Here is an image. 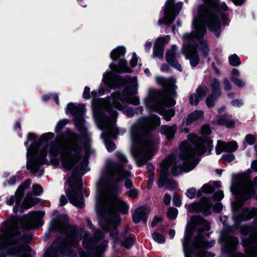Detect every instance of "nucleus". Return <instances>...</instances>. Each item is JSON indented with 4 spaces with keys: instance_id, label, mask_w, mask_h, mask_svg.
I'll list each match as a JSON object with an SVG mask.
<instances>
[{
    "instance_id": "nucleus-27",
    "label": "nucleus",
    "mask_w": 257,
    "mask_h": 257,
    "mask_svg": "<svg viewBox=\"0 0 257 257\" xmlns=\"http://www.w3.org/2000/svg\"><path fill=\"white\" fill-rule=\"evenodd\" d=\"M208 90V89L205 85L199 86L196 90V93L190 96V104L192 105H197L199 101L205 96Z\"/></svg>"
},
{
    "instance_id": "nucleus-23",
    "label": "nucleus",
    "mask_w": 257,
    "mask_h": 257,
    "mask_svg": "<svg viewBox=\"0 0 257 257\" xmlns=\"http://www.w3.org/2000/svg\"><path fill=\"white\" fill-rule=\"evenodd\" d=\"M98 127L101 130H105L106 132H104L102 134V137L104 139L105 146L108 151L112 152L115 149V145L111 142H109L107 140V138H111L112 139H115L116 135L118 134V129L114 125V128L116 129V131L114 130H110L109 128H101L97 125Z\"/></svg>"
},
{
    "instance_id": "nucleus-34",
    "label": "nucleus",
    "mask_w": 257,
    "mask_h": 257,
    "mask_svg": "<svg viewBox=\"0 0 257 257\" xmlns=\"http://www.w3.org/2000/svg\"><path fill=\"white\" fill-rule=\"evenodd\" d=\"M256 210L255 209H252L250 210L247 208H245L243 209V215L240 216L238 218H237L235 215H234L232 217L235 223L243 220H248L252 217Z\"/></svg>"
},
{
    "instance_id": "nucleus-12",
    "label": "nucleus",
    "mask_w": 257,
    "mask_h": 257,
    "mask_svg": "<svg viewBox=\"0 0 257 257\" xmlns=\"http://www.w3.org/2000/svg\"><path fill=\"white\" fill-rule=\"evenodd\" d=\"M160 123V118L156 115L146 117V162L152 159L158 148L157 138L149 132L154 130Z\"/></svg>"
},
{
    "instance_id": "nucleus-32",
    "label": "nucleus",
    "mask_w": 257,
    "mask_h": 257,
    "mask_svg": "<svg viewBox=\"0 0 257 257\" xmlns=\"http://www.w3.org/2000/svg\"><path fill=\"white\" fill-rule=\"evenodd\" d=\"M220 186L218 182H210L204 185L197 192V197H200L202 195V192L209 194L212 193L216 188Z\"/></svg>"
},
{
    "instance_id": "nucleus-3",
    "label": "nucleus",
    "mask_w": 257,
    "mask_h": 257,
    "mask_svg": "<svg viewBox=\"0 0 257 257\" xmlns=\"http://www.w3.org/2000/svg\"><path fill=\"white\" fill-rule=\"evenodd\" d=\"M54 227L61 232H70L66 239H59L55 241L50 249H48L43 257H63L64 254L71 255L70 247H76L78 241L84 236L83 246L87 252H81L80 257H101L107 246V241H104L101 245L94 246V241L89 236L88 233L82 230L76 231L73 228L69 227L67 216L62 215L54 223Z\"/></svg>"
},
{
    "instance_id": "nucleus-41",
    "label": "nucleus",
    "mask_w": 257,
    "mask_h": 257,
    "mask_svg": "<svg viewBox=\"0 0 257 257\" xmlns=\"http://www.w3.org/2000/svg\"><path fill=\"white\" fill-rule=\"evenodd\" d=\"M124 237V234H121L120 236V239L121 240V244L122 246L129 248L134 244V240L132 238L126 237L123 240L122 238Z\"/></svg>"
},
{
    "instance_id": "nucleus-20",
    "label": "nucleus",
    "mask_w": 257,
    "mask_h": 257,
    "mask_svg": "<svg viewBox=\"0 0 257 257\" xmlns=\"http://www.w3.org/2000/svg\"><path fill=\"white\" fill-rule=\"evenodd\" d=\"M44 213L41 211L31 212L22 217L21 223L26 229L36 227L40 222Z\"/></svg>"
},
{
    "instance_id": "nucleus-60",
    "label": "nucleus",
    "mask_w": 257,
    "mask_h": 257,
    "mask_svg": "<svg viewBox=\"0 0 257 257\" xmlns=\"http://www.w3.org/2000/svg\"><path fill=\"white\" fill-rule=\"evenodd\" d=\"M122 181H124L125 186L127 188H130L133 187V182L132 180L129 179L128 178H123Z\"/></svg>"
},
{
    "instance_id": "nucleus-26",
    "label": "nucleus",
    "mask_w": 257,
    "mask_h": 257,
    "mask_svg": "<svg viewBox=\"0 0 257 257\" xmlns=\"http://www.w3.org/2000/svg\"><path fill=\"white\" fill-rule=\"evenodd\" d=\"M220 242L226 251L232 252L235 249L238 241L236 237L230 235H222Z\"/></svg>"
},
{
    "instance_id": "nucleus-53",
    "label": "nucleus",
    "mask_w": 257,
    "mask_h": 257,
    "mask_svg": "<svg viewBox=\"0 0 257 257\" xmlns=\"http://www.w3.org/2000/svg\"><path fill=\"white\" fill-rule=\"evenodd\" d=\"M231 80L235 85L239 87H242L244 86V83L238 78L231 77Z\"/></svg>"
},
{
    "instance_id": "nucleus-21",
    "label": "nucleus",
    "mask_w": 257,
    "mask_h": 257,
    "mask_svg": "<svg viewBox=\"0 0 257 257\" xmlns=\"http://www.w3.org/2000/svg\"><path fill=\"white\" fill-rule=\"evenodd\" d=\"M197 44H187L183 47L182 53L187 58L190 59L192 66H196L199 62V56L198 53Z\"/></svg>"
},
{
    "instance_id": "nucleus-29",
    "label": "nucleus",
    "mask_w": 257,
    "mask_h": 257,
    "mask_svg": "<svg viewBox=\"0 0 257 257\" xmlns=\"http://www.w3.org/2000/svg\"><path fill=\"white\" fill-rule=\"evenodd\" d=\"M165 44V39L163 37L158 38L154 47L153 56L162 59L164 55V46Z\"/></svg>"
},
{
    "instance_id": "nucleus-59",
    "label": "nucleus",
    "mask_w": 257,
    "mask_h": 257,
    "mask_svg": "<svg viewBox=\"0 0 257 257\" xmlns=\"http://www.w3.org/2000/svg\"><path fill=\"white\" fill-rule=\"evenodd\" d=\"M223 84L224 85V89L225 90L229 91L232 89V85L227 79H224Z\"/></svg>"
},
{
    "instance_id": "nucleus-46",
    "label": "nucleus",
    "mask_w": 257,
    "mask_h": 257,
    "mask_svg": "<svg viewBox=\"0 0 257 257\" xmlns=\"http://www.w3.org/2000/svg\"><path fill=\"white\" fill-rule=\"evenodd\" d=\"M68 122L69 120L66 119L60 120L59 122H58L55 127V132H58L61 131L63 127Z\"/></svg>"
},
{
    "instance_id": "nucleus-48",
    "label": "nucleus",
    "mask_w": 257,
    "mask_h": 257,
    "mask_svg": "<svg viewBox=\"0 0 257 257\" xmlns=\"http://www.w3.org/2000/svg\"><path fill=\"white\" fill-rule=\"evenodd\" d=\"M33 194L35 195H40L43 192V188L40 185L38 184L33 185Z\"/></svg>"
},
{
    "instance_id": "nucleus-45",
    "label": "nucleus",
    "mask_w": 257,
    "mask_h": 257,
    "mask_svg": "<svg viewBox=\"0 0 257 257\" xmlns=\"http://www.w3.org/2000/svg\"><path fill=\"white\" fill-rule=\"evenodd\" d=\"M178 210L175 208H170L167 212V216L171 220L175 219L178 215Z\"/></svg>"
},
{
    "instance_id": "nucleus-57",
    "label": "nucleus",
    "mask_w": 257,
    "mask_h": 257,
    "mask_svg": "<svg viewBox=\"0 0 257 257\" xmlns=\"http://www.w3.org/2000/svg\"><path fill=\"white\" fill-rule=\"evenodd\" d=\"M201 133L203 135H208L211 133L210 127L208 125H204L201 127Z\"/></svg>"
},
{
    "instance_id": "nucleus-16",
    "label": "nucleus",
    "mask_w": 257,
    "mask_h": 257,
    "mask_svg": "<svg viewBox=\"0 0 257 257\" xmlns=\"http://www.w3.org/2000/svg\"><path fill=\"white\" fill-rule=\"evenodd\" d=\"M250 235L248 239L244 237L242 244L246 254L250 256L257 255V227H253L249 230Z\"/></svg>"
},
{
    "instance_id": "nucleus-39",
    "label": "nucleus",
    "mask_w": 257,
    "mask_h": 257,
    "mask_svg": "<svg viewBox=\"0 0 257 257\" xmlns=\"http://www.w3.org/2000/svg\"><path fill=\"white\" fill-rule=\"evenodd\" d=\"M235 121L233 119H227L223 118H220L217 120L215 124L219 125H225L228 128H233L234 127Z\"/></svg>"
},
{
    "instance_id": "nucleus-31",
    "label": "nucleus",
    "mask_w": 257,
    "mask_h": 257,
    "mask_svg": "<svg viewBox=\"0 0 257 257\" xmlns=\"http://www.w3.org/2000/svg\"><path fill=\"white\" fill-rule=\"evenodd\" d=\"M177 129V126L176 124L172 126L164 125L161 126L160 132L161 134L164 135L167 139L172 140L174 137Z\"/></svg>"
},
{
    "instance_id": "nucleus-10",
    "label": "nucleus",
    "mask_w": 257,
    "mask_h": 257,
    "mask_svg": "<svg viewBox=\"0 0 257 257\" xmlns=\"http://www.w3.org/2000/svg\"><path fill=\"white\" fill-rule=\"evenodd\" d=\"M257 188V178L253 182L250 178H234L231 187V191L236 195V201L232 203L234 211L238 210L242 205L244 200L249 198L255 193Z\"/></svg>"
},
{
    "instance_id": "nucleus-15",
    "label": "nucleus",
    "mask_w": 257,
    "mask_h": 257,
    "mask_svg": "<svg viewBox=\"0 0 257 257\" xmlns=\"http://www.w3.org/2000/svg\"><path fill=\"white\" fill-rule=\"evenodd\" d=\"M85 111V106L83 104L75 105L69 103L67 105L66 112H69L74 116V121L77 128L81 132L85 130L83 115Z\"/></svg>"
},
{
    "instance_id": "nucleus-56",
    "label": "nucleus",
    "mask_w": 257,
    "mask_h": 257,
    "mask_svg": "<svg viewBox=\"0 0 257 257\" xmlns=\"http://www.w3.org/2000/svg\"><path fill=\"white\" fill-rule=\"evenodd\" d=\"M224 197L223 192L221 190L216 192L213 194V198L215 200H220Z\"/></svg>"
},
{
    "instance_id": "nucleus-62",
    "label": "nucleus",
    "mask_w": 257,
    "mask_h": 257,
    "mask_svg": "<svg viewBox=\"0 0 257 257\" xmlns=\"http://www.w3.org/2000/svg\"><path fill=\"white\" fill-rule=\"evenodd\" d=\"M174 204L176 206H180L181 204V200L180 197L175 194L173 198Z\"/></svg>"
},
{
    "instance_id": "nucleus-63",
    "label": "nucleus",
    "mask_w": 257,
    "mask_h": 257,
    "mask_svg": "<svg viewBox=\"0 0 257 257\" xmlns=\"http://www.w3.org/2000/svg\"><path fill=\"white\" fill-rule=\"evenodd\" d=\"M137 57L136 54H133L132 59L130 62V64L132 67H134L137 65Z\"/></svg>"
},
{
    "instance_id": "nucleus-44",
    "label": "nucleus",
    "mask_w": 257,
    "mask_h": 257,
    "mask_svg": "<svg viewBox=\"0 0 257 257\" xmlns=\"http://www.w3.org/2000/svg\"><path fill=\"white\" fill-rule=\"evenodd\" d=\"M152 237L153 239L158 243H163L165 241V238L164 235L159 233H153Z\"/></svg>"
},
{
    "instance_id": "nucleus-4",
    "label": "nucleus",
    "mask_w": 257,
    "mask_h": 257,
    "mask_svg": "<svg viewBox=\"0 0 257 257\" xmlns=\"http://www.w3.org/2000/svg\"><path fill=\"white\" fill-rule=\"evenodd\" d=\"M204 4L198 6V16L193 21L194 31L185 34L184 40L193 41L196 39L200 44V51L204 56L206 57L209 52V48L204 36L207 32L205 24L209 31L212 32L218 38L221 32V23L216 12L226 11L228 8L224 3L219 4L218 0H203Z\"/></svg>"
},
{
    "instance_id": "nucleus-7",
    "label": "nucleus",
    "mask_w": 257,
    "mask_h": 257,
    "mask_svg": "<svg viewBox=\"0 0 257 257\" xmlns=\"http://www.w3.org/2000/svg\"><path fill=\"white\" fill-rule=\"evenodd\" d=\"M106 179L100 178L97 184L98 190L103 196L99 223L104 230L110 232V235L116 241L118 239L116 227L120 222L116 210L126 214L128 207L126 203L117 195L112 194L113 191L116 189V186L109 182Z\"/></svg>"
},
{
    "instance_id": "nucleus-37",
    "label": "nucleus",
    "mask_w": 257,
    "mask_h": 257,
    "mask_svg": "<svg viewBox=\"0 0 257 257\" xmlns=\"http://www.w3.org/2000/svg\"><path fill=\"white\" fill-rule=\"evenodd\" d=\"M211 94L220 97L221 95L220 83L216 78H214L211 85Z\"/></svg>"
},
{
    "instance_id": "nucleus-38",
    "label": "nucleus",
    "mask_w": 257,
    "mask_h": 257,
    "mask_svg": "<svg viewBox=\"0 0 257 257\" xmlns=\"http://www.w3.org/2000/svg\"><path fill=\"white\" fill-rule=\"evenodd\" d=\"M125 53V49L123 47H119L114 49L111 53L110 57L113 60H116L123 57Z\"/></svg>"
},
{
    "instance_id": "nucleus-43",
    "label": "nucleus",
    "mask_w": 257,
    "mask_h": 257,
    "mask_svg": "<svg viewBox=\"0 0 257 257\" xmlns=\"http://www.w3.org/2000/svg\"><path fill=\"white\" fill-rule=\"evenodd\" d=\"M229 64L233 66H237L241 63L239 57L236 55L233 54L229 57Z\"/></svg>"
},
{
    "instance_id": "nucleus-18",
    "label": "nucleus",
    "mask_w": 257,
    "mask_h": 257,
    "mask_svg": "<svg viewBox=\"0 0 257 257\" xmlns=\"http://www.w3.org/2000/svg\"><path fill=\"white\" fill-rule=\"evenodd\" d=\"M181 2L175 4L174 0H167L165 7V20L167 24H172L182 8Z\"/></svg>"
},
{
    "instance_id": "nucleus-13",
    "label": "nucleus",
    "mask_w": 257,
    "mask_h": 257,
    "mask_svg": "<svg viewBox=\"0 0 257 257\" xmlns=\"http://www.w3.org/2000/svg\"><path fill=\"white\" fill-rule=\"evenodd\" d=\"M18 222L17 219L11 218L3 223L1 229L3 235H0V249L19 242L21 232Z\"/></svg>"
},
{
    "instance_id": "nucleus-25",
    "label": "nucleus",
    "mask_w": 257,
    "mask_h": 257,
    "mask_svg": "<svg viewBox=\"0 0 257 257\" xmlns=\"http://www.w3.org/2000/svg\"><path fill=\"white\" fill-rule=\"evenodd\" d=\"M217 154H220L222 152L232 153L237 149V144L234 141L228 143L219 140L215 148Z\"/></svg>"
},
{
    "instance_id": "nucleus-52",
    "label": "nucleus",
    "mask_w": 257,
    "mask_h": 257,
    "mask_svg": "<svg viewBox=\"0 0 257 257\" xmlns=\"http://www.w3.org/2000/svg\"><path fill=\"white\" fill-rule=\"evenodd\" d=\"M245 141L250 145L254 144L256 142L255 137L250 134L246 136Z\"/></svg>"
},
{
    "instance_id": "nucleus-35",
    "label": "nucleus",
    "mask_w": 257,
    "mask_h": 257,
    "mask_svg": "<svg viewBox=\"0 0 257 257\" xmlns=\"http://www.w3.org/2000/svg\"><path fill=\"white\" fill-rule=\"evenodd\" d=\"M203 115V112L201 110H195L190 113L187 117L185 121L186 125H190L194 121H195L201 118Z\"/></svg>"
},
{
    "instance_id": "nucleus-50",
    "label": "nucleus",
    "mask_w": 257,
    "mask_h": 257,
    "mask_svg": "<svg viewBox=\"0 0 257 257\" xmlns=\"http://www.w3.org/2000/svg\"><path fill=\"white\" fill-rule=\"evenodd\" d=\"M146 169L148 173L149 177H154V167L151 163L146 164Z\"/></svg>"
},
{
    "instance_id": "nucleus-54",
    "label": "nucleus",
    "mask_w": 257,
    "mask_h": 257,
    "mask_svg": "<svg viewBox=\"0 0 257 257\" xmlns=\"http://www.w3.org/2000/svg\"><path fill=\"white\" fill-rule=\"evenodd\" d=\"M104 93V89L100 87L98 90H93L91 92V95L93 97L102 95Z\"/></svg>"
},
{
    "instance_id": "nucleus-22",
    "label": "nucleus",
    "mask_w": 257,
    "mask_h": 257,
    "mask_svg": "<svg viewBox=\"0 0 257 257\" xmlns=\"http://www.w3.org/2000/svg\"><path fill=\"white\" fill-rule=\"evenodd\" d=\"M105 177H129L131 175L130 171L125 170L123 167L115 164H109L107 165L105 169Z\"/></svg>"
},
{
    "instance_id": "nucleus-24",
    "label": "nucleus",
    "mask_w": 257,
    "mask_h": 257,
    "mask_svg": "<svg viewBox=\"0 0 257 257\" xmlns=\"http://www.w3.org/2000/svg\"><path fill=\"white\" fill-rule=\"evenodd\" d=\"M177 51V47L175 45L172 46L166 54V60L171 66L181 71L182 67L176 59Z\"/></svg>"
},
{
    "instance_id": "nucleus-42",
    "label": "nucleus",
    "mask_w": 257,
    "mask_h": 257,
    "mask_svg": "<svg viewBox=\"0 0 257 257\" xmlns=\"http://www.w3.org/2000/svg\"><path fill=\"white\" fill-rule=\"evenodd\" d=\"M219 97H217L215 95L210 94L206 99V103L208 107H212L214 106L215 101Z\"/></svg>"
},
{
    "instance_id": "nucleus-30",
    "label": "nucleus",
    "mask_w": 257,
    "mask_h": 257,
    "mask_svg": "<svg viewBox=\"0 0 257 257\" xmlns=\"http://www.w3.org/2000/svg\"><path fill=\"white\" fill-rule=\"evenodd\" d=\"M126 65V61L124 59H120L118 65L111 63L110 64L109 67L114 72H132V70Z\"/></svg>"
},
{
    "instance_id": "nucleus-49",
    "label": "nucleus",
    "mask_w": 257,
    "mask_h": 257,
    "mask_svg": "<svg viewBox=\"0 0 257 257\" xmlns=\"http://www.w3.org/2000/svg\"><path fill=\"white\" fill-rule=\"evenodd\" d=\"M186 194V196L190 199H193L196 195L197 196V192L194 188L188 189Z\"/></svg>"
},
{
    "instance_id": "nucleus-2",
    "label": "nucleus",
    "mask_w": 257,
    "mask_h": 257,
    "mask_svg": "<svg viewBox=\"0 0 257 257\" xmlns=\"http://www.w3.org/2000/svg\"><path fill=\"white\" fill-rule=\"evenodd\" d=\"M103 82L109 88H115L125 84L128 87L125 88L122 94L115 92L111 97L106 99H93L92 105L95 122L101 128H109L116 131L115 125L117 112L112 107L122 111L128 116H133L135 113L134 109L130 107H123L122 104L130 103L135 105L139 104V99L135 94L137 90V82L135 77L123 78L117 75H112L111 72L103 75Z\"/></svg>"
},
{
    "instance_id": "nucleus-8",
    "label": "nucleus",
    "mask_w": 257,
    "mask_h": 257,
    "mask_svg": "<svg viewBox=\"0 0 257 257\" xmlns=\"http://www.w3.org/2000/svg\"><path fill=\"white\" fill-rule=\"evenodd\" d=\"M157 82L161 85L163 90H154L150 93V101L146 100V105L152 110L163 115L166 121H170L175 114L174 109L171 108L166 110L165 107L174 106L176 101L173 98L168 97L165 93L170 96L176 97V91L177 86L175 85L176 80L173 77L168 78L163 77H157Z\"/></svg>"
},
{
    "instance_id": "nucleus-64",
    "label": "nucleus",
    "mask_w": 257,
    "mask_h": 257,
    "mask_svg": "<svg viewBox=\"0 0 257 257\" xmlns=\"http://www.w3.org/2000/svg\"><path fill=\"white\" fill-rule=\"evenodd\" d=\"M171 200V197L170 195L167 193L165 195L164 198V202L166 205H169L170 204Z\"/></svg>"
},
{
    "instance_id": "nucleus-5",
    "label": "nucleus",
    "mask_w": 257,
    "mask_h": 257,
    "mask_svg": "<svg viewBox=\"0 0 257 257\" xmlns=\"http://www.w3.org/2000/svg\"><path fill=\"white\" fill-rule=\"evenodd\" d=\"M188 139L191 144L184 141L179 146V158L184 161L182 165L174 164L176 161L174 155H168L159 165L160 177L177 176L193 170L199 162L198 156L206 152L205 144L209 146L212 142L208 138H200L194 134L189 135Z\"/></svg>"
},
{
    "instance_id": "nucleus-19",
    "label": "nucleus",
    "mask_w": 257,
    "mask_h": 257,
    "mask_svg": "<svg viewBox=\"0 0 257 257\" xmlns=\"http://www.w3.org/2000/svg\"><path fill=\"white\" fill-rule=\"evenodd\" d=\"M212 206L210 199L202 198L199 203H192L187 206V209L189 212H202L207 215L211 214Z\"/></svg>"
},
{
    "instance_id": "nucleus-61",
    "label": "nucleus",
    "mask_w": 257,
    "mask_h": 257,
    "mask_svg": "<svg viewBox=\"0 0 257 257\" xmlns=\"http://www.w3.org/2000/svg\"><path fill=\"white\" fill-rule=\"evenodd\" d=\"M83 97L85 99H89L90 98V88L87 86H86L84 88V91L83 93Z\"/></svg>"
},
{
    "instance_id": "nucleus-36",
    "label": "nucleus",
    "mask_w": 257,
    "mask_h": 257,
    "mask_svg": "<svg viewBox=\"0 0 257 257\" xmlns=\"http://www.w3.org/2000/svg\"><path fill=\"white\" fill-rule=\"evenodd\" d=\"M145 216V208L141 207L137 208L133 214V221L136 223H139L141 220L144 219Z\"/></svg>"
},
{
    "instance_id": "nucleus-40",
    "label": "nucleus",
    "mask_w": 257,
    "mask_h": 257,
    "mask_svg": "<svg viewBox=\"0 0 257 257\" xmlns=\"http://www.w3.org/2000/svg\"><path fill=\"white\" fill-rule=\"evenodd\" d=\"M36 203L35 199L32 197L31 193H27L26 197L23 202L24 208L28 209L31 207Z\"/></svg>"
},
{
    "instance_id": "nucleus-33",
    "label": "nucleus",
    "mask_w": 257,
    "mask_h": 257,
    "mask_svg": "<svg viewBox=\"0 0 257 257\" xmlns=\"http://www.w3.org/2000/svg\"><path fill=\"white\" fill-rule=\"evenodd\" d=\"M159 187H165L167 189L171 190L176 187V184L170 178H159Z\"/></svg>"
},
{
    "instance_id": "nucleus-58",
    "label": "nucleus",
    "mask_w": 257,
    "mask_h": 257,
    "mask_svg": "<svg viewBox=\"0 0 257 257\" xmlns=\"http://www.w3.org/2000/svg\"><path fill=\"white\" fill-rule=\"evenodd\" d=\"M116 156L119 161L123 163H126L127 162L126 157L121 152H117Z\"/></svg>"
},
{
    "instance_id": "nucleus-51",
    "label": "nucleus",
    "mask_w": 257,
    "mask_h": 257,
    "mask_svg": "<svg viewBox=\"0 0 257 257\" xmlns=\"http://www.w3.org/2000/svg\"><path fill=\"white\" fill-rule=\"evenodd\" d=\"M126 194L128 197L134 199L137 197V196L138 195V191L136 189H131V190L127 191L126 192Z\"/></svg>"
},
{
    "instance_id": "nucleus-9",
    "label": "nucleus",
    "mask_w": 257,
    "mask_h": 257,
    "mask_svg": "<svg viewBox=\"0 0 257 257\" xmlns=\"http://www.w3.org/2000/svg\"><path fill=\"white\" fill-rule=\"evenodd\" d=\"M196 229L200 233V232L210 229L209 223L203 218L194 216L191 218V222L188 223L186 230V233L183 241L184 251L186 257H206L213 256L212 254L207 252L206 248L212 246L214 241L209 244L207 241L199 234L195 238L191 247L189 246V242L192 235L193 230Z\"/></svg>"
},
{
    "instance_id": "nucleus-55",
    "label": "nucleus",
    "mask_w": 257,
    "mask_h": 257,
    "mask_svg": "<svg viewBox=\"0 0 257 257\" xmlns=\"http://www.w3.org/2000/svg\"><path fill=\"white\" fill-rule=\"evenodd\" d=\"M51 97L55 101L56 103L57 104H59L58 97L57 95L56 94H51V95H45L43 97V99L45 101H47L49 99H50Z\"/></svg>"
},
{
    "instance_id": "nucleus-14",
    "label": "nucleus",
    "mask_w": 257,
    "mask_h": 257,
    "mask_svg": "<svg viewBox=\"0 0 257 257\" xmlns=\"http://www.w3.org/2000/svg\"><path fill=\"white\" fill-rule=\"evenodd\" d=\"M67 182L71 187L70 191H66L70 202L76 206L82 207L84 203L81 192V178H68Z\"/></svg>"
},
{
    "instance_id": "nucleus-11",
    "label": "nucleus",
    "mask_w": 257,
    "mask_h": 257,
    "mask_svg": "<svg viewBox=\"0 0 257 257\" xmlns=\"http://www.w3.org/2000/svg\"><path fill=\"white\" fill-rule=\"evenodd\" d=\"M145 118L139 119L132 127L131 153L138 166L144 165L145 162Z\"/></svg>"
},
{
    "instance_id": "nucleus-47",
    "label": "nucleus",
    "mask_w": 257,
    "mask_h": 257,
    "mask_svg": "<svg viewBox=\"0 0 257 257\" xmlns=\"http://www.w3.org/2000/svg\"><path fill=\"white\" fill-rule=\"evenodd\" d=\"M235 159L234 155L228 154L222 156L221 159L224 163H230Z\"/></svg>"
},
{
    "instance_id": "nucleus-28",
    "label": "nucleus",
    "mask_w": 257,
    "mask_h": 257,
    "mask_svg": "<svg viewBox=\"0 0 257 257\" xmlns=\"http://www.w3.org/2000/svg\"><path fill=\"white\" fill-rule=\"evenodd\" d=\"M31 251L30 247L27 244L22 246H18L17 247L10 248L8 252V255H18L19 257H31L30 252Z\"/></svg>"
},
{
    "instance_id": "nucleus-1",
    "label": "nucleus",
    "mask_w": 257,
    "mask_h": 257,
    "mask_svg": "<svg viewBox=\"0 0 257 257\" xmlns=\"http://www.w3.org/2000/svg\"><path fill=\"white\" fill-rule=\"evenodd\" d=\"M54 137L52 133L43 134L37 141L36 135L30 133L28 135V141L33 142L27 149V168L38 175H42L43 169L41 166L47 163L46 157L50 159L55 156L59 151L66 150L69 152H73L74 155L69 154L63 156L61 160L62 167L66 170H72L73 177H81L89 170L86 165L81 164L78 166L76 164L80 152L78 142L79 136L70 130L67 129L63 133L58 135L50 145H41L43 142L47 141Z\"/></svg>"
},
{
    "instance_id": "nucleus-17",
    "label": "nucleus",
    "mask_w": 257,
    "mask_h": 257,
    "mask_svg": "<svg viewBox=\"0 0 257 257\" xmlns=\"http://www.w3.org/2000/svg\"><path fill=\"white\" fill-rule=\"evenodd\" d=\"M32 181L30 179L26 180L21 186H19L15 193V202L16 205L13 207V210L15 213H18L20 211L22 213L24 210L22 208H19V205L21 201V199L24 195V190L27 189L31 184ZM15 201V197L12 196L6 199V203L9 205L13 204Z\"/></svg>"
},
{
    "instance_id": "nucleus-6",
    "label": "nucleus",
    "mask_w": 257,
    "mask_h": 257,
    "mask_svg": "<svg viewBox=\"0 0 257 257\" xmlns=\"http://www.w3.org/2000/svg\"><path fill=\"white\" fill-rule=\"evenodd\" d=\"M106 179L100 178L97 184L98 190L103 196L99 223L104 230L110 232V235L116 241L118 239L116 227L120 222L116 210L126 214L128 207L126 203L117 195L112 194L113 191L116 189V186L109 182Z\"/></svg>"
}]
</instances>
